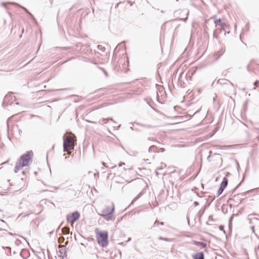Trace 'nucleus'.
<instances>
[{
  "label": "nucleus",
  "mask_w": 259,
  "mask_h": 259,
  "mask_svg": "<svg viewBox=\"0 0 259 259\" xmlns=\"http://www.w3.org/2000/svg\"><path fill=\"white\" fill-rule=\"evenodd\" d=\"M114 205L112 202H108L104 206L100 214L104 219L109 221L114 220Z\"/></svg>",
  "instance_id": "7ed1b4c3"
},
{
  "label": "nucleus",
  "mask_w": 259,
  "mask_h": 259,
  "mask_svg": "<svg viewBox=\"0 0 259 259\" xmlns=\"http://www.w3.org/2000/svg\"><path fill=\"white\" fill-rule=\"evenodd\" d=\"M192 243L194 244L198 245V246H200L202 248H205L206 247V244L203 243V242H197L196 241H193Z\"/></svg>",
  "instance_id": "1a4fd4ad"
},
{
  "label": "nucleus",
  "mask_w": 259,
  "mask_h": 259,
  "mask_svg": "<svg viewBox=\"0 0 259 259\" xmlns=\"http://www.w3.org/2000/svg\"><path fill=\"white\" fill-rule=\"evenodd\" d=\"M258 83H259V81L258 80H256V81H255V82L254 83V85L255 86L254 89H255L258 87Z\"/></svg>",
  "instance_id": "ddd939ff"
},
{
  "label": "nucleus",
  "mask_w": 259,
  "mask_h": 259,
  "mask_svg": "<svg viewBox=\"0 0 259 259\" xmlns=\"http://www.w3.org/2000/svg\"><path fill=\"white\" fill-rule=\"evenodd\" d=\"M80 217V214L77 211H75L71 214L67 215V222L70 223L72 227L73 226L74 223L76 222Z\"/></svg>",
  "instance_id": "39448f33"
},
{
  "label": "nucleus",
  "mask_w": 259,
  "mask_h": 259,
  "mask_svg": "<svg viewBox=\"0 0 259 259\" xmlns=\"http://www.w3.org/2000/svg\"><path fill=\"white\" fill-rule=\"evenodd\" d=\"M96 237L98 243L103 247H107L108 245V233L107 231H101L96 230Z\"/></svg>",
  "instance_id": "20e7f679"
},
{
  "label": "nucleus",
  "mask_w": 259,
  "mask_h": 259,
  "mask_svg": "<svg viewBox=\"0 0 259 259\" xmlns=\"http://www.w3.org/2000/svg\"><path fill=\"white\" fill-rule=\"evenodd\" d=\"M64 241V238L63 237H60L58 239V242L60 244L63 243Z\"/></svg>",
  "instance_id": "9b49d317"
},
{
  "label": "nucleus",
  "mask_w": 259,
  "mask_h": 259,
  "mask_svg": "<svg viewBox=\"0 0 259 259\" xmlns=\"http://www.w3.org/2000/svg\"><path fill=\"white\" fill-rule=\"evenodd\" d=\"M68 243V241H66V243H65V244H67Z\"/></svg>",
  "instance_id": "f3484780"
},
{
  "label": "nucleus",
  "mask_w": 259,
  "mask_h": 259,
  "mask_svg": "<svg viewBox=\"0 0 259 259\" xmlns=\"http://www.w3.org/2000/svg\"><path fill=\"white\" fill-rule=\"evenodd\" d=\"M33 156V153L32 151H27L21 155L16 163L14 171L18 172L23 167L28 166L29 162L32 160Z\"/></svg>",
  "instance_id": "f257e3e1"
},
{
  "label": "nucleus",
  "mask_w": 259,
  "mask_h": 259,
  "mask_svg": "<svg viewBox=\"0 0 259 259\" xmlns=\"http://www.w3.org/2000/svg\"><path fill=\"white\" fill-rule=\"evenodd\" d=\"M64 247V245H61V244H60V245H59V248Z\"/></svg>",
  "instance_id": "4468645a"
},
{
  "label": "nucleus",
  "mask_w": 259,
  "mask_h": 259,
  "mask_svg": "<svg viewBox=\"0 0 259 259\" xmlns=\"http://www.w3.org/2000/svg\"><path fill=\"white\" fill-rule=\"evenodd\" d=\"M214 23L216 26H220L223 27L224 25H225V22L221 19L215 20Z\"/></svg>",
  "instance_id": "0eeeda50"
},
{
  "label": "nucleus",
  "mask_w": 259,
  "mask_h": 259,
  "mask_svg": "<svg viewBox=\"0 0 259 259\" xmlns=\"http://www.w3.org/2000/svg\"><path fill=\"white\" fill-rule=\"evenodd\" d=\"M155 147L154 146H151L150 148V150H152L153 148H155Z\"/></svg>",
  "instance_id": "2eb2a0df"
},
{
  "label": "nucleus",
  "mask_w": 259,
  "mask_h": 259,
  "mask_svg": "<svg viewBox=\"0 0 259 259\" xmlns=\"http://www.w3.org/2000/svg\"><path fill=\"white\" fill-rule=\"evenodd\" d=\"M75 136L71 133H67L63 136L64 151L70 154V151L74 149L76 142Z\"/></svg>",
  "instance_id": "f03ea898"
},
{
  "label": "nucleus",
  "mask_w": 259,
  "mask_h": 259,
  "mask_svg": "<svg viewBox=\"0 0 259 259\" xmlns=\"http://www.w3.org/2000/svg\"><path fill=\"white\" fill-rule=\"evenodd\" d=\"M228 179L226 177L224 178L221 184V187L225 189L228 185Z\"/></svg>",
  "instance_id": "6e6552de"
},
{
  "label": "nucleus",
  "mask_w": 259,
  "mask_h": 259,
  "mask_svg": "<svg viewBox=\"0 0 259 259\" xmlns=\"http://www.w3.org/2000/svg\"><path fill=\"white\" fill-rule=\"evenodd\" d=\"M160 151L163 152V151H164V149L163 148H161L160 149Z\"/></svg>",
  "instance_id": "dca6fc26"
},
{
  "label": "nucleus",
  "mask_w": 259,
  "mask_h": 259,
  "mask_svg": "<svg viewBox=\"0 0 259 259\" xmlns=\"http://www.w3.org/2000/svg\"><path fill=\"white\" fill-rule=\"evenodd\" d=\"M224 190V188H222V187H220V188H219V189L218 191V195H220V194H221L222 193V192H223Z\"/></svg>",
  "instance_id": "f8f14e48"
},
{
  "label": "nucleus",
  "mask_w": 259,
  "mask_h": 259,
  "mask_svg": "<svg viewBox=\"0 0 259 259\" xmlns=\"http://www.w3.org/2000/svg\"><path fill=\"white\" fill-rule=\"evenodd\" d=\"M193 259H204V254L200 252L197 253L193 255Z\"/></svg>",
  "instance_id": "423d86ee"
},
{
  "label": "nucleus",
  "mask_w": 259,
  "mask_h": 259,
  "mask_svg": "<svg viewBox=\"0 0 259 259\" xmlns=\"http://www.w3.org/2000/svg\"><path fill=\"white\" fill-rule=\"evenodd\" d=\"M62 233L64 235H67L69 233V228L66 227H65L62 229Z\"/></svg>",
  "instance_id": "9d476101"
}]
</instances>
